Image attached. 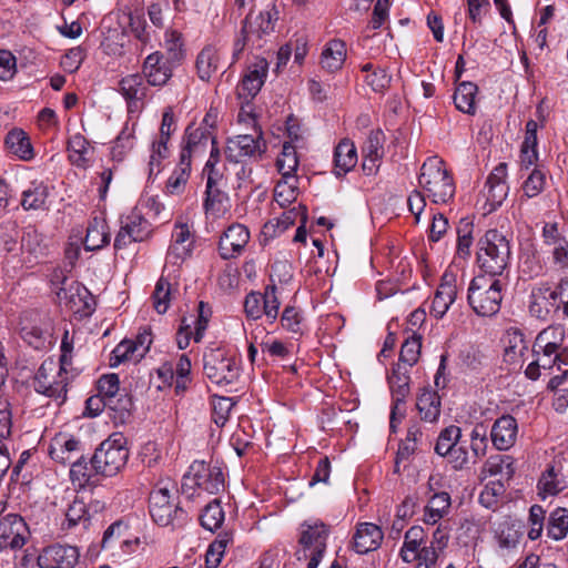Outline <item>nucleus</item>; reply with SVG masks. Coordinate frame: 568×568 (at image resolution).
Returning a JSON list of instances; mask_svg holds the SVG:
<instances>
[{"label":"nucleus","mask_w":568,"mask_h":568,"mask_svg":"<svg viewBox=\"0 0 568 568\" xmlns=\"http://www.w3.org/2000/svg\"><path fill=\"white\" fill-rule=\"evenodd\" d=\"M506 285L505 277L487 274L475 276L468 286L469 306L479 316L495 315L500 308L503 291Z\"/></svg>","instance_id":"nucleus-1"},{"label":"nucleus","mask_w":568,"mask_h":568,"mask_svg":"<svg viewBox=\"0 0 568 568\" xmlns=\"http://www.w3.org/2000/svg\"><path fill=\"white\" fill-rule=\"evenodd\" d=\"M418 185L436 204L448 203L456 191L452 174L438 156H430L423 163L418 175Z\"/></svg>","instance_id":"nucleus-2"},{"label":"nucleus","mask_w":568,"mask_h":568,"mask_svg":"<svg viewBox=\"0 0 568 568\" xmlns=\"http://www.w3.org/2000/svg\"><path fill=\"white\" fill-rule=\"evenodd\" d=\"M478 245L479 267L487 275L503 277L511 256L510 244L506 235L497 230H488L479 240Z\"/></svg>","instance_id":"nucleus-3"},{"label":"nucleus","mask_w":568,"mask_h":568,"mask_svg":"<svg viewBox=\"0 0 568 568\" xmlns=\"http://www.w3.org/2000/svg\"><path fill=\"white\" fill-rule=\"evenodd\" d=\"M51 284L57 288L59 304L80 317L93 311V298L89 290L78 281L69 280L63 270H54Z\"/></svg>","instance_id":"nucleus-4"},{"label":"nucleus","mask_w":568,"mask_h":568,"mask_svg":"<svg viewBox=\"0 0 568 568\" xmlns=\"http://www.w3.org/2000/svg\"><path fill=\"white\" fill-rule=\"evenodd\" d=\"M203 371L212 383L220 386L231 385L241 376V359L226 348H211L203 355Z\"/></svg>","instance_id":"nucleus-5"},{"label":"nucleus","mask_w":568,"mask_h":568,"mask_svg":"<svg viewBox=\"0 0 568 568\" xmlns=\"http://www.w3.org/2000/svg\"><path fill=\"white\" fill-rule=\"evenodd\" d=\"M176 489L174 483L166 480L159 483L149 497V510L152 519L160 526L173 525L184 521L186 514L175 501Z\"/></svg>","instance_id":"nucleus-6"},{"label":"nucleus","mask_w":568,"mask_h":568,"mask_svg":"<svg viewBox=\"0 0 568 568\" xmlns=\"http://www.w3.org/2000/svg\"><path fill=\"white\" fill-rule=\"evenodd\" d=\"M217 111L211 108L202 121L187 125L183 136V145L180 156L192 162L195 156L206 152L209 143L216 144L215 129L217 124Z\"/></svg>","instance_id":"nucleus-7"},{"label":"nucleus","mask_w":568,"mask_h":568,"mask_svg":"<svg viewBox=\"0 0 568 568\" xmlns=\"http://www.w3.org/2000/svg\"><path fill=\"white\" fill-rule=\"evenodd\" d=\"M97 396L87 399V409L91 416H97L103 407L120 413H129L132 407L131 398L120 393V379L116 374L103 375L98 382Z\"/></svg>","instance_id":"nucleus-8"},{"label":"nucleus","mask_w":568,"mask_h":568,"mask_svg":"<svg viewBox=\"0 0 568 568\" xmlns=\"http://www.w3.org/2000/svg\"><path fill=\"white\" fill-rule=\"evenodd\" d=\"M328 527L321 520H307L301 525L298 560L308 559L306 568H317L326 551Z\"/></svg>","instance_id":"nucleus-9"},{"label":"nucleus","mask_w":568,"mask_h":568,"mask_svg":"<svg viewBox=\"0 0 568 568\" xmlns=\"http://www.w3.org/2000/svg\"><path fill=\"white\" fill-rule=\"evenodd\" d=\"M183 491L189 489L216 495L224 489V474L220 466L195 460L183 477Z\"/></svg>","instance_id":"nucleus-10"},{"label":"nucleus","mask_w":568,"mask_h":568,"mask_svg":"<svg viewBox=\"0 0 568 568\" xmlns=\"http://www.w3.org/2000/svg\"><path fill=\"white\" fill-rule=\"evenodd\" d=\"M541 239L550 265L556 271H568V225L562 222H546Z\"/></svg>","instance_id":"nucleus-11"},{"label":"nucleus","mask_w":568,"mask_h":568,"mask_svg":"<svg viewBox=\"0 0 568 568\" xmlns=\"http://www.w3.org/2000/svg\"><path fill=\"white\" fill-rule=\"evenodd\" d=\"M68 369H61L53 358L42 362L34 376V389L63 403L67 397Z\"/></svg>","instance_id":"nucleus-12"},{"label":"nucleus","mask_w":568,"mask_h":568,"mask_svg":"<svg viewBox=\"0 0 568 568\" xmlns=\"http://www.w3.org/2000/svg\"><path fill=\"white\" fill-rule=\"evenodd\" d=\"M129 450L121 439H106L95 449L92 462L95 474L103 476L116 475L126 464Z\"/></svg>","instance_id":"nucleus-13"},{"label":"nucleus","mask_w":568,"mask_h":568,"mask_svg":"<svg viewBox=\"0 0 568 568\" xmlns=\"http://www.w3.org/2000/svg\"><path fill=\"white\" fill-rule=\"evenodd\" d=\"M565 286H568V278L562 280L556 290H552L548 283H540L531 288L529 295L528 310L531 316L538 320H547L552 311H557L558 297H564Z\"/></svg>","instance_id":"nucleus-14"},{"label":"nucleus","mask_w":568,"mask_h":568,"mask_svg":"<svg viewBox=\"0 0 568 568\" xmlns=\"http://www.w3.org/2000/svg\"><path fill=\"white\" fill-rule=\"evenodd\" d=\"M276 291L275 285H267L264 293H248L244 301L246 316L252 320H258L265 315L270 322H274L277 318L281 305Z\"/></svg>","instance_id":"nucleus-15"},{"label":"nucleus","mask_w":568,"mask_h":568,"mask_svg":"<svg viewBox=\"0 0 568 568\" xmlns=\"http://www.w3.org/2000/svg\"><path fill=\"white\" fill-rule=\"evenodd\" d=\"M150 234L151 224L143 216L142 207H135L121 220V227L114 240V248L121 250L133 242L144 241Z\"/></svg>","instance_id":"nucleus-16"},{"label":"nucleus","mask_w":568,"mask_h":568,"mask_svg":"<svg viewBox=\"0 0 568 568\" xmlns=\"http://www.w3.org/2000/svg\"><path fill=\"white\" fill-rule=\"evenodd\" d=\"M265 142L262 131L256 129V134H240L227 140L225 155L231 162H241L244 158H256L265 151Z\"/></svg>","instance_id":"nucleus-17"},{"label":"nucleus","mask_w":568,"mask_h":568,"mask_svg":"<svg viewBox=\"0 0 568 568\" xmlns=\"http://www.w3.org/2000/svg\"><path fill=\"white\" fill-rule=\"evenodd\" d=\"M388 384L392 390L393 406L390 413V428H395L396 415L399 413L404 416V406L406 397L409 395V372L406 366L400 363L394 366L392 374L388 376Z\"/></svg>","instance_id":"nucleus-18"},{"label":"nucleus","mask_w":568,"mask_h":568,"mask_svg":"<svg viewBox=\"0 0 568 568\" xmlns=\"http://www.w3.org/2000/svg\"><path fill=\"white\" fill-rule=\"evenodd\" d=\"M193 237L185 224L175 225L172 232V240L166 253V263L164 271L169 270L170 265L181 266L192 254Z\"/></svg>","instance_id":"nucleus-19"},{"label":"nucleus","mask_w":568,"mask_h":568,"mask_svg":"<svg viewBox=\"0 0 568 568\" xmlns=\"http://www.w3.org/2000/svg\"><path fill=\"white\" fill-rule=\"evenodd\" d=\"M457 293L458 277L455 273L446 271L433 297L430 314L436 318H442L456 300Z\"/></svg>","instance_id":"nucleus-20"},{"label":"nucleus","mask_w":568,"mask_h":568,"mask_svg":"<svg viewBox=\"0 0 568 568\" xmlns=\"http://www.w3.org/2000/svg\"><path fill=\"white\" fill-rule=\"evenodd\" d=\"M79 550L69 545H52L38 557L40 568H73L79 560Z\"/></svg>","instance_id":"nucleus-21"},{"label":"nucleus","mask_w":568,"mask_h":568,"mask_svg":"<svg viewBox=\"0 0 568 568\" xmlns=\"http://www.w3.org/2000/svg\"><path fill=\"white\" fill-rule=\"evenodd\" d=\"M268 72L266 59L258 58L247 67L241 84L237 88L240 99L251 101L263 87Z\"/></svg>","instance_id":"nucleus-22"},{"label":"nucleus","mask_w":568,"mask_h":568,"mask_svg":"<svg viewBox=\"0 0 568 568\" xmlns=\"http://www.w3.org/2000/svg\"><path fill=\"white\" fill-rule=\"evenodd\" d=\"M250 241V231L243 224L230 225L219 242V252L222 258L230 260L241 255Z\"/></svg>","instance_id":"nucleus-23"},{"label":"nucleus","mask_w":568,"mask_h":568,"mask_svg":"<svg viewBox=\"0 0 568 568\" xmlns=\"http://www.w3.org/2000/svg\"><path fill=\"white\" fill-rule=\"evenodd\" d=\"M276 21L277 12L274 10L261 11L255 17L251 13L244 21L242 33L252 40L253 45L261 47L260 41L274 31Z\"/></svg>","instance_id":"nucleus-24"},{"label":"nucleus","mask_w":568,"mask_h":568,"mask_svg":"<svg viewBox=\"0 0 568 568\" xmlns=\"http://www.w3.org/2000/svg\"><path fill=\"white\" fill-rule=\"evenodd\" d=\"M29 529L23 518L17 514H8L2 518V552L21 549L26 544Z\"/></svg>","instance_id":"nucleus-25"},{"label":"nucleus","mask_w":568,"mask_h":568,"mask_svg":"<svg viewBox=\"0 0 568 568\" xmlns=\"http://www.w3.org/2000/svg\"><path fill=\"white\" fill-rule=\"evenodd\" d=\"M566 328L562 324H552L540 331L535 339L534 349L556 353L557 356L568 358Z\"/></svg>","instance_id":"nucleus-26"},{"label":"nucleus","mask_w":568,"mask_h":568,"mask_svg":"<svg viewBox=\"0 0 568 568\" xmlns=\"http://www.w3.org/2000/svg\"><path fill=\"white\" fill-rule=\"evenodd\" d=\"M517 434L518 423L511 415L498 417L489 433L493 446L498 450L511 448L517 440Z\"/></svg>","instance_id":"nucleus-27"},{"label":"nucleus","mask_w":568,"mask_h":568,"mask_svg":"<svg viewBox=\"0 0 568 568\" xmlns=\"http://www.w3.org/2000/svg\"><path fill=\"white\" fill-rule=\"evenodd\" d=\"M4 149L8 155L22 162H30L36 158L29 134L20 128L9 130L4 138Z\"/></svg>","instance_id":"nucleus-28"},{"label":"nucleus","mask_w":568,"mask_h":568,"mask_svg":"<svg viewBox=\"0 0 568 568\" xmlns=\"http://www.w3.org/2000/svg\"><path fill=\"white\" fill-rule=\"evenodd\" d=\"M142 72L150 85L162 87L172 77V64L162 53L153 52L145 58Z\"/></svg>","instance_id":"nucleus-29"},{"label":"nucleus","mask_w":568,"mask_h":568,"mask_svg":"<svg viewBox=\"0 0 568 568\" xmlns=\"http://www.w3.org/2000/svg\"><path fill=\"white\" fill-rule=\"evenodd\" d=\"M81 443L74 436L65 433L57 434L50 443L49 454L60 464L72 463L80 456Z\"/></svg>","instance_id":"nucleus-30"},{"label":"nucleus","mask_w":568,"mask_h":568,"mask_svg":"<svg viewBox=\"0 0 568 568\" xmlns=\"http://www.w3.org/2000/svg\"><path fill=\"white\" fill-rule=\"evenodd\" d=\"M534 353L536 355V365H539L541 369L551 371L556 367L558 371H562V374L555 375L550 378L548 389L555 390L562 386L568 379V358H564L561 355L557 356V354L552 352L540 349H534Z\"/></svg>","instance_id":"nucleus-31"},{"label":"nucleus","mask_w":568,"mask_h":568,"mask_svg":"<svg viewBox=\"0 0 568 568\" xmlns=\"http://www.w3.org/2000/svg\"><path fill=\"white\" fill-rule=\"evenodd\" d=\"M382 529L372 523H362L357 525L353 536V549L361 555L376 550L383 540Z\"/></svg>","instance_id":"nucleus-32"},{"label":"nucleus","mask_w":568,"mask_h":568,"mask_svg":"<svg viewBox=\"0 0 568 568\" xmlns=\"http://www.w3.org/2000/svg\"><path fill=\"white\" fill-rule=\"evenodd\" d=\"M144 77L139 73L129 74L119 82V90L126 100L130 111L138 106L148 94V87L144 83Z\"/></svg>","instance_id":"nucleus-33"},{"label":"nucleus","mask_w":568,"mask_h":568,"mask_svg":"<svg viewBox=\"0 0 568 568\" xmlns=\"http://www.w3.org/2000/svg\"><path fill=\"white\" fill-rule=\"evenodd\" d=\"M346 53L344 41L337 39L328 41L321 53L322 69L329 73L341 70L346 60Z\"/></svg>","instance_id":"nucleus-34"},{"label":"nucleus","mask_w":568,"mask_h":568,"mask_svg":"<svg viewBox=\"0 0 568 568\" xmlns=\"http://www.w3.org/2000/svg\"><path fill=\"white\" fill-rule=\"evenodd\" d=\"M429 444L428 436H425L419 425H413L408 428L406 438L399 444L396 455V466L404 460H408L415 452Z\"/></svg>","instance_id":"nucleus-35"},{"label":"nucleus","mask_w":568,"mask_h":568,"mask_svg":"<svg viewBox=\"0 0 568 568\" xmlns=\"http://www.w3.org/2000/svg\"><path fill=\"white\" fill-rule=\"evenodd\" d=\"M357 163L356 146L349 140H342L334 152V173L343 176L352 171Z\"/></svg>","instance_id":"nucleus-36"},{"label":"nucleus","mask_w":568,"mask_h":568,"mask_svg":"<svg viewBox=\"0 0 568 568\" xmlns=\"http://www.w3.org/2000/svg\"><path fill=\"white\" fill-rule=\"evenodd\" d=\"M170 155L169 143L153 138L146 158V172L149 179L158 176L163 168L164 161Z\"/></svg>","instance_id":"nucleus-37"},{"label":"nucleus","mask_w":568,"mask_h":568,"mask_svg":"<svg viewBox=\"0 0 568 568\" xmlns=\"http://www.w3.org/2000/svg\"><path fill=\"white\" fill-rule=\"evenodd\" d=\"M219 179H213L212 175L206 181V191L204 200V209L206 214L220 216L226 211L229 197L217 186Z\"/></svg>","instance_id":"nucleus-38"},{"label":"nucleus","mask_w":568,"mask_h":568,"mask_svg":"<svg viewBox=\"0 0 568 568\" xmlns=\"http://www.w3.org/2000/svg\"><path fill=\"white\" fill-rule=\"evenodd\" d=\"M478 87L469 81L460 82L454 93V103L458 111L474 115L476 113V97Z\"/></svg>","instance_id":"nucleus-39"},{"label":"nucleus","mask_w":568,"mask_h":568,"mask_svg":"<svg viewBox=\"0 0 568 568\" xmlns=\"http://www.w3.org/2000/svg\"><path fill=\"white\" fill-rule=\"evenodd\" d=\"M385 141V135L381 130L371 131L364 146V162L363 169L373 171L376 168V162L383 156L384 149L383 144Z\"/></svg>","instance_id":"nucleus-40"},{"label":"nucleus","mask_w":568,"mask_h":568,"mask_svg":"<svg viewBox=\"0 0 568 568\" xmlns=\"http://www.w3.org/2000/svg\"><path fill=\"white\" fill-rule=\"evenodd\" d=\"M450 496L446 491L434 494L425 506L424 521L427 525H435L444 518L450 508Z\"/></svg>","instance_id":"nucleus-41"},{"label":"nucleus","mask_w":568,"mask_h":568,"mask_svg":"<svg viewBox=\"0 0 568 568\" xmlns=\"http://www.w3.org/2000/svg\"><path fill=\"white\" fill-rule=\"evenodd\" d=\"M110 241L109 227L103 219L94 217L84 237V247L87 251H97L105 246Z\"/></svg>","instance_id":"nucleus-42"},{"label":"nucleus","mask_w":568,"mask_h":568,"mask_svg":"<svg viewBox=\"0 0 568 568\" xmlns=\"http://www.w3.org/2000/svg\"><path fill=\"white\" fill-rule=\"evenodd\" d=\"M361 71L366 73L365 82L374 92L384 93L390 87L392 74L387 68L367 62L361 65Z\"/></svg>","instance_id":"nucleus-43"},{"label":"nucleus","mask_w":568,"mask_h":568,"mask_svg":"<svg viewBox=\"0 0 568 568\" xmlns=\"http://www.w3.org/2000/svg\"><path fill=\"white\" fill-rule=\"evenodd\" d=\"M220 53L213 45H206L199 53L196 69L201 80L209 81L220 68Z\"/></svg>","instance_id":"nucleus-44"},{"label":"nucleus","mask_w":568,"mask_h":568,"mask_svg":"<svg viewBox=\"0 0 568 568\" xmlns=\"http://www.w3.org/2000/svg\"><path fill=\"white\" fill-rule=\"evenodd\" d=\"M69 160L78 166L85 169L90 164V154L92 153L89 141L80 133L72 135L68 143Z\"/></svg>","instance_id":"nucleus-45"},{"label":"nucleus","mask_w":568,"mask_h":568,"mask_svg":"<svg viewBox=\"0 0 568 568\" xmlns=\"http://www.w3.org/2000/svg\"><path fill=\"white\" fill-rule=\"evenodd\" d=\"M422 419L433 423L440 415V398L432 389H423L416 403Z\"/></svg>","instance_id":"nucleus-46"},{"label":"nucleus","mask_w":568,"mask_h":568,"mask_svg":"<svg viewBox=\"0 0 568 568\" xmlns=\"http://www.w3.org/2000/svg\"><path fill=\"white\" fill-rule=\"evenodd\" d=\"M426 534L420 526L410 527L404 537L400 549V557L405 562H413L416 559V551L425 545Z\"/></svg>","instance_id":"nucleus-47"},{"label":"nucleus","mask_w":568,"mask_h":568,"mask_svg":"<svg viewBox=\"0 0 568 568\" xmlns=\"http://www.w3.org/2000/svg\"><path fill=\"white\" fill-rule=\"evenodd\" d=\"M191 161L180 156L178 165L168 179L165 186L168 193L179 195L184 191L191 174Z\"/></svg>","instance_id":"nucleus-48"},{"label":"nucleus","mask_w":568,"mask_h":568,"mask_svg":"<svg viewBox=\"0 0 568 568\" xmlns=\"http://www.w3.org/2000/svg\"><path fill=\"white\" fill-rule=\"evenodd\" d=\"M48 197V186L43 182H32L22 192L21 205L24 210H40L44 207Z\"/></svg>","instance_id":"nucleus-49"},{"label":"nucleus","mask_w":568,"mask_h":568,"mask_svg":"<svg viewBox=\"0 0 568 568\" xmlns=\"http://www.w3.org/2000/svg\"><path fill=\"white\" fill-rule=\"evenodd\" d=\"M505 361L518 363L525 351H527L524 334L516 328L508 329L505 335Z\"/></svg>","instance_id":"nucleus-50"},{"label":"nucleus","mask_w":568,"mask_h":568,"mask_svg":"<svg viewBox=\"0 0 568 568\" xmlns=\"http://www.w3.org/2000/svg\"><path fill=\"white\" fill-rule=\"evenodd\" d=\"M276 165L282 178H296L295 172L298 166V156L295 144L284 142L282 152L277 158Z\"/></svg>","instance_id":"nucleus-51"},{"label":"nucleus","mask_w":568,"mask_h":568,"mask_svg":"<svg viewBox=\"0 0 568 568\" xmlns=\"http://www.w3.org/2000/svg\"><path fill=\"white\" fill-rule=\"evenodd\" d=\"M95 474L92 459L87 462L82 456L71 463L70 479L74 487L82 489L91 483Z\"/></svg>","instance_id":"nucleus-52"},{"label":"nucleus","mask_w":568,"mask_h":568,"mask_svg":"<svg viewBox=\"0 0 568 568\" xmlns=\"http://www.w3.org/2000/svg\"><path fill=\"white\" fill-rule=\"evenodd\" d=\"M298 195L297 179L282 178L274 187V201L280 207H286L296 201Z\"/></svg>","instance_id":"nucleus-53"},{"label":"nucleus","mask_w":568,"mask_h":568,"mask_svg":"<svg viewBox=\"0 0 568 568\" xmlns=\"http://www.w3.org/2000/svg\"><path fill=\"white\" fill-rule=\"evenodd\" d=\"M548 536L554 540H561L568 534V510L566 508H556L549 516Z\"/></svg>","instance_id":"nucleus-54"},{"label":"nucleus","mask_w":568,"mask_h":568,"mask_svg":"<svg viewBox=\"0 0 568 568\" xmlns=\"http://www.w3.org/2000/svg\"><path fill=\"white\" fill-rule=\"evenodd\" d=\"M201 525L209 531L220 528L224 521V511L219 499H214L204 508L201 517Z\"/></svg>","instance_id":"nucleus-55"},{"label":"nucleus","mask_w":568,"mask_h":568,"mask_svg":"<svg viewBox=\"0 0 568 568\" xmlns=\"http://www.w3.org/2000/svg\"><path fill=\"white\" fill-rule=\"evenodd\" d=\"M462 436V429L458 426L450 425L444 428L437 438L435 452L446 457L449 452L457 445Z\"/></svg>","instance_id":"nucleus-56"},{"label":"nucleus","mask_w":568,"mask_h":568,"mask_svg":"<svg viewBox=\"0 0 568 568\" xmlns=\"http://www.w3.org/2000/svg\"><path fill=\"white\" fill-rule=\"evenodd\" d=\"M474 225L467 220H462L457 226V256L467 258L471 252Z\"/></svg>","instance_id":"nucleus-57"},{"label":"nucleus","mask_w":568,"mask_h":568,"mask_svg":"<svg viewBox=\"0 0 568 568\" xmlns=\"http://www.w3.org/2000/svg\"><path fill=\"white\" fill-rule=\"evenodd\" d=\"M422 348V337L413 334L402 345L399 353V362L403 366L412 367L419 358Z\"/></svg>","instance_id":"nucleus-58"},{"label":"nucleus","mask_w":568,"mask_h":568,"mask_svg":"<svg viewBox=\"0 0 568 568\" xmlns=\"http://www.w3.org/2000/svg\"><path fill=\"white\" fill-rule=\"evenodd\" d=\"M134 145V136L132 131L124 129L120 132L118 138L112 144L111 148V159L114 162H122Z\"/></svg>","instance_id":"nucleus-59"},{"label":"nucleus","mask_w":568,"mask_h":568,"mask_svg":"<svg viewBox=\"0 0 568 568\" xmlns=\"http://www.w3.org/2000/svg\"><path fill=\"white\" fill-rule=\"evenodd\" d=\"M470 449L476 458H481L486 455L488 448V428L485 424H476L470 434Z\"/></svg>","instance_id":"nucleus-60"},{"label":"nucleus","mask_w":568,"mask_h":568,"mask_svg":"<svg viewBox=\"0 0 568 568\" xmlns=\"http://www.w3.org/2000/svg\"><path fill=\"white\" fill-rule=\"evenodd\" d=\"M171 284L163 276L155 284L152 294L153 307L159 314H164L169 310L171 302Z\"/></svg>","instance_id":"nucleus-61"},{"label":"nucleus","mask_w":568,"mask_h":568,"mask_svg":"<svg viewBox=\"0 0 568 568\" xmlns=\"http://www.w3.org/2000/svg\"><path fill=\"white\" fill-rule=\"evenodd\" d=\"M505 493V486L500 480H493L485 485L484 489L479 494V503L488 508L494 509L499 497Z\"/></svg>","instance_id":"nucleus-62"},{"label":"nucleus","mask_w":568,"mask_h":568,"mask_svg":"<svg viewBox=\"0 0 568 568\" xmlns=\"http://www.w3.org/2000/svg\"><path fill=\"white\" fill-rule=\"evenodd\" d=\"M234 403L230 397L214 396L212 398V419L222 427L229 419Z\"/></svg>","instance_id":"nucleus-63"},{"label":"nucleus","mask_w":568,"mask_h":568,"mask_svg":"<svg viewBox=\"0 0 568 568\" xmlns=\"http://www.w3.org/2000/svg\"><path fill=\"white\" fill-rule=\"evenodd\" d=\"M138 347L130 341H122L112 352L114 365L123 362L139 363L144 356H138Z\"/></svg>","instance_id":"nucleus-64"}]
</instances>
